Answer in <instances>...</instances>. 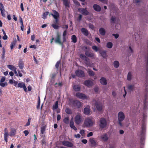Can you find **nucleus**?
<instances>
[{
  "instance_id": "nucleus-1",
  "label": "nucleus",
  "mask_w": 148,
  "mask_h": 148,
  "mask_svg": "<svg viewBox=\"0 0 148 148\" xmlns=\"http://www.w3.org/2000/svg\"><path fill=\"white\" fill-rule=\"evenodd\" d=\"M146 59V80H145V92L147 93L148 92V51L147 55L145 57Z\"/></svg>"
},
{
  "instance_id": "nucleus-2",
  "label": "nucleus",
  "mask_w": 148,
  "mask_h": 148,
  "mask_svg": "<svg viewBox=\"0 0 148 148\" xmlns=\"http://www.w3.org/2000/svg\"><path fill=\"white\" fill-rule=\"evenodd\" d=\"M4 134H3L4 140L5 142L7 143L8 141V137L9 135L10 137L14 136L16 134V130L14 128H11V131L9 134L7 129L5 128L4 130Z\"/></svg>"
},
{
  "instance_id": "nucleus-3",
  "label": "nucleus",
  "mask_w": 148,
  "mask_h": 148,
  "mask_svg": "<svg viewBox=\"0 0 148 148\" xmlns=\"http://www.w3.org/2000/svg\"><path fill=\"white\" fill-rule=\"evenodd\" d=\"M63 41H61V40L60 35L58 33L56 36V37L55 40V42L56 43H58L61 45L62 47L63 46V43L66 41V37L63 36L62 38Z\"/></svg>"
},
{
  "instance_id": "nucleus-4",
  "label": "nucleus",
  "mask_w": 148,
  "mask_h": 148,
  "mask_svg": "<svg viewBox=\"0 0 148 148\" xmlns=\"http://www.w3.org/2000/svg\"><path fill=\"white\" fill-rule=\"evenodd\" d=\"M59 15L58 14H57L56 16H55L53 18L55 20L53 21V24L51 25L52 27L55 29H58L59 27Z\"/></svg>"
},
{
  "instance_id": "nucleus-5",
  "label": "nucleus",
  "mask_w": 148,
  "mask_h": 148,
  "mask_svg": "<svg viewBox=\"0 0 148 148\" xmlns=\"http://www.w3.org/2000/svg\"><path fill=\"white\" fill-rule=\"evenodd\" d=\"M125 118V115L124 113L122 111H120L118 113V123L120 126L122 127L123 124L122 122L123 121Z\"/></svg>"
},
{
  "instance_id": "nucleus-6",
  "label": "nucleus",
  "mask_w": 148,
  "mask_h": 148,
  "mask_svg": "<svg viewBox=\"0 0 148 148\" xmlns=\"http://www.w3.org/2000/svg\"><path fill=\"white\" fill-rule=\"evenodd\" d=\"M80 58L81 59L84 61V63L87 66L90 67L92 64L90 62V59L83 54H80Z\"/></svg>"
},
{
  "instance_id": "nucleus-7",
  "label": "nucleus",
  "mask_w": 148,
  "mask_h": 148,
  "mask_svg": "<svg viewBox=\"0 0 148 148\" xmlns=\"http://www.w3.org/2000/svg\"><path fill=\"white\" fill-rule=\"evenodd\" d=\"M94 121L92 118L86 119L84 122L85 126L87 127H91L93 125Z\"/></svg>"
},
{
  "instance_id": "nucleus-8",
  "label": "nucleus",
  "mask_w": 148,
  "mask_h": 148,
  "mask_svg": "<svg viewBox=\"0 0 148 148\" xmlns=\"http://www.w3.org/2000/svg\"><path fill=\"white\" fill-rule=\"evenodd\" d=\"M107 122L104 118H101L100 119L99 127L101 129H103L106 127Z\"/></svg>"
},
{
  "instance_id": "nucleus-9",
  "label": "nucleus",
  "mask_w": 148,
  "mask_h": 148,
  "mask_svg": "<svg viewBox=\"0 0 148 148\" xmlns=\"http://www.w3.org/2000/svg\"><path fill=\"white\" fill-rule=\"evenodd\" d=\"M78 10L83 15L86 16L89 14V12L86 10V8H79L78 9Z\"/></svg>"
},
{
  "instance_id": "nucleus-10",
  "label": "nucleus",
  "mask_w": 148,
  "mask_h": 148,
  "mask_svg": "<svg viewBox=\"0 0 148 148\" xmlns=\"http://www.w3.org/2000/svg\"><path fill=\"white\" fill-rule=\"evenodd\" d=\"M75 73L77 76L80 77H83L85 76L84 72L80 70H77Z\"/></svg>"
},
{
  "instance_id": "nucleus-11",
  "label": "nucleus",
  "mask_w": 148,
  "mask_h": 148,
  "mask_svg": "<svg viewBox=\"0 0 148 148\" xmlns=\"http://www.w3.org/2000/svg\"><path fill=\"white\" fill-rule=\"evenodd\" d=\"M62 143L63 145L68 147H72L73 146L71 142L68 141L64 140L62 142Z\"/></svg>"
},
{
  "instance_id": "nucleus-12",
  "label": "nucleus",
  "mask_w": 148,
  "mask_h": 148,
  "mask_svg": "<svg viewBox=\"0 0 148 148\" xmlns=\"http://www.w3.org/2000/svg\"><path fill=\"white\" fill-rule=\"evenodd\" d=\"M75 96L79 98L82 99H86L88 98V97L85 95L80 92L76 93Z\"/></svg>"
},
{
  "instance_id": "nucleus-13",
  "label": "nucleus",
  "mask_w": 148,
  "mask_h": 148,
  "mask_svg": "<svg viewBox=\"0 0 148 148\" xmlns=\"http://www.w3.org/2000/svg\"><path fill=\"white\" fill-rule=\"evenodd\" d=\"M18 66L19 69L21 70V71L23 73L25 74L26 73L23 71L22 69H23L24 67V63L22 59H20L18 62Z\"/></svg>"
},
{
  "instance_id": "nucleus-14",
  "label": "nucleus",
  "mask_w": 148,
  "mask_h": 148,
  "mask_svg": "<svg viewBox=\"0 0 148 148\" xmlns=\"http://www.w3.org/2000/svg\"><path fill=\"white\" fill-rule=\"evenodd\" d=\"M82 121V119L81 116L79 114L77 115L75 118V123L77 124H79L81 123Z\"/></svg>"
},
{
  "instance_id": "nucleus-15",
  "label": "nucleus",
  "mask_w": 148,
  "mask_h": 148,
  "mask_svg": "<svg viewBox=\"0 0 148 148\" xmlns=\"http://www.w3.org/2000/svg\"><path fill=\"white\" fill-rule=\"evenodd\" d=\"M95 106L97 109L99 111H101L103 109V105L101 103L96 102L95 104Z\"/></svg>"
},
{
  "instance_id": "nucleus-16",
  "label": "nucleus",
  "mask_w": 148,
  "mask_h": 148,
  "mask_svg": "<svg viewBox=\"0 0 148 148\" xmlns=\"http://www.w3.org/2000/svg\"><path fill=\"white\" fill-rule=\"evenodd\" d=\"M73 104L74 107L77 108H80L81 105L80 102L77 100L73 101Z\"/></svg>"
},
{
  "instance_id": "nucleus-17",
  "label": "nucleus",
  "mask_w": 148,
  "mask_h": 148,
  "mask_svg": "<svg viewBox=\"0 0 148 148\" xmlns=\"http://www.w3.org/2000/svg\"><path fill=\"white\" fill-rule=\"evenodd\" d=\"M89 142L91 143V146L92 147L95 146L97 145L96 141L94 138H90L89 140Z\"/></svg>"
},
{
  "instance_id": "nucleus-18",
  "label": "nucleus",
  "mask_w": 148,
  "mask_h": 148,
  "mask_svg": "<svg viewBox=\"0 0 148 148\" xmlns=\"http://www.w3.org/2000/svg\"><path fill=\"white\" fill-rule=\"evenodd\" d=\"M142 131L141 135H145V130L146 129V126L145 123H143L142 124L141 127Z\"/></svg>"
},
{
  "instance_id": "nucleus-19",
  "label": "nucleus",
  "mask_w": 148,
  "mask_h": 148,
  "mask_svg": "<svg viewBox=\"0 0 148 148\" xmlns=\"http://www.w3.org/2000/svg\"><path fill=\"white\" fill-rule=\"evenodd\" d=\"M100 83L103 85H106L107 84L106 79L104 77H102L100 80Z\"/></svg>"
},
{
  "instance_id": "nucleus-20",
  "label": "nucleus",
  "mask_w": 148,
  "mask_h": 148,
  "mask_svg": "<svg viewBox=\"0 0 148 148\" xmlns=\"http://www.w3.org/2000/svg\"><path fill=\"white\" fill-rule=\"evenodd\" d=\"M81 32L84 36H88V35L89 32L88 30L86 28H82L81 29Z\"/></svg>"
},
{
  "instance_id": "nucleus-21",
  "label": "nucleus",
  "mask_w": 148,
  "mask_h": 148,
  "mask_svg": "<svg viewBox=\"0 0 148 148\" xmlns=\"http://www.w3.org/2000/svg\"><path fill=\"white\" fill-rule=\"evenodd\" d=\"M85 54L86 56L87 57H88L89 58H92L94 56V54L93 53L90 52L88 50H86L85 51Z\"/></svg>"
},
{
  "instance_id": "nucleus-22",
  "label": "nucleus",
  "mask_w": 148,
  "mask_h": 148,
  "mask_svg": "<svg viewBox=\"0 0 148 148\" xmlns=\"http://www.w3.org/2000/svg\"><path fill=\"white\" fill-rule=\"evenodd\" d=\"M94 9L97 12H99L101 10V8L100 6L96 4H94L93 6Z\"/></svg>"
},
{
  "instance_id": "nucleus-23",
  "label": "nucleus",
  "mask_w": 148,
  "mask_h": 148,
  "mask_svg": "<svg viewBox=\"0 0 148 148\" xmlns=\"http://www.w3.org/2000/svg\"><path fill=\"white\" fill-rule=\"evenodd\" d=\"M92 82L90 81V80H88L84 81V84L85 86H91L92 85Z\"/></svg>"
},
{
  "instance_id": "nucleus-24",
  "label": "nucleus",
  "mask_w": 148,
  "mask_h": 148,
  "mask_svg": "<svg viewBox=\"0 0 148 148\" xmlns=\"http://www.w3.org/2000/svg\"><path fill=\"white\" fill-rule=\"evenodd\" d=\"M73 88L74 91L75 92H79L81 90V87L79 85H74L73 86Z\"/></svg>"
},
{
  "instance_id": "nucleus-25",
  "label": "nucleus",
  "mask_w": 148,
  "mask_h": 148,
  "mask_svg": "<svg viewBox=\"0 0 148 148\" xmlns=\"http://www.w3.org/2000/svg\"><path fill=\"white\" fill-rule=\"evenodd\" d=\"M64 5L66 8L70 7V2L68 0H62Z\"/></svg>"
},
{
  "instance_id": "nucleus-26",
  "label": "nucleus",
  "mask_w": 148,
  "mask_h": 148,
  "mask_svg": "<svg viewBox=\"0 0 148 148\" xmlns=\"http://www.w3.org/2000/svg\"><path fill=\"white\" fill-rule=\"evenodd\" d=\"M101 138L102 141L104 142L107 141L108 139L107 135L106 134H105L102 135L101 136Z\"/></svg>"
},
{
  "instance_id": "nucleus-27",
  "label": "nucleus",
  "mask_w": 148,
  "mask_h": 148,
  "mask_svg": "<svg viewBox=\"0 0 148 148\" xmlns=\"http://www.w3.org/2000/svg\"><path fill=\"white\" fill-rule=\"evenodd\" d=\"M69 125L70 127L73 129L75 131L77 130V128L75 126L74 124V122L73 120H71L69 124Z\"/></svg>"
},
{
  "instance_id": "nucleus-28",
  "label": "nucleus",
  "mask_w": 148,
  "mask_h": 148,
  "mask_svg": "<svg viewBox=\"0 0 148 148\" xmlns=\"http://www.w3.org/2000/svg\"><path fill=\"white\" fill-rule=\"evenodd\" d=\"M84 113L86 115H88L90 112V110L88 108H85L84 109Z\"/></svg>"
},
{
  "instance_id": "nucleus-29",
  "label": "nucleus",
  "mask_w": 148,
  "mask_h": 148,
  "mask_svg": "<svg viewBox=\"0 0 148 148\" xmlns=\"http://www.w3.org/2000/svg\"><path fill=\"white\" fill-rule=\"evenodd\" d=\"M127 88L129 91H133L134 89V85H129L127 86Z\"/></svg>"
},
{
  "instance_id": "nucleus-30",
  "label": "nucleus",
  "mask_w": 148,
  "mask_h": 148,
  "mask_svg": "<svg viewBox=\"0 0 148 148\" xmlns=\"http://www.w3.org/2000/svg\"><path fill=\"white\" fill-rule=\"evenodd\" d=\"M46 126H42L40 128V133L43 135L46 131Z\"/></svg>"
},
{
  "instance_id": "nucleus-31",
  "label": "nucleus",
  "mask_w": 148,
  "mask_h": 148,
  "mask_svg": "<svg viewBox=\"0 0 148 148\" xmlns=\"http://www.w3.org/2000/svg\"><path fill=\"white\" fill-rule=\"evenodd\" d=\"M99 32L102 36H104L106 33V31L103 28H101L99 29Z\"/></svg>"
},
{
  "instance_id": "nucleus-32",
  "label": "nucleus",
  "mask_w": 148,
  "mask_h": 148,
  "mask_svg": "<svg viewBox=\"0 0 148 148\" xmlns=\"http://www.w3.org/2000/svg\"><path fill=\"white\" fill-rule=\"evenodd\" d=\"M71 39L72 40V42L75 43L77 42V38L75 35H73L71 36Z\"/></svg>"
},
{
  "instance_id": "nucleus-33",
  "label": "nucleus",
  "mask_w": 148,
  "mask_h": 148,
  "mask_svg": "<svg viewBox=\"0 0 148 148\" xmlns=\"http://www.w3.org/2000/svg\"><path fill=\"white\" fill-rule=\"evenodd\" d=\"M113 46L112 43L111 42H109L107 43L106 47L109 49H111L112 47Z\"/></svg>"
},
{
  "instance_id": "nucleus-34",
  "label": "nucleus",
  "mask_w": 148,
  "mask_h": 148,
  "mask_svg": "<svg viewBox=\"0 0 148 148\" xmlns=\"http://www.w3.org/2000/svg\"><path fill=\"white\" fill-rule=\"evenodd\" d=\"M53 12L54 14L52 13H50L49 14V16H50L51 15L54 18L55 16H56L57 14H59L58 12L55 10H53Z\"/></svg>"
},
{
  "instance_id": "nucleus-35",
  "label": "nucleus",
  "mask_w": 148,
  "mask_h": 148,
  "mask_svg": "<svg viewBox=\"0 0 148 148\" xmlns=\"http://www.w3.org/2000/svg\"><path fill=\"white\" fill-rule=\"evenodd\" d=\"M132 75L131 72H129L128 73L127 75V80L130 81L132 79Z\"/></svg>"
},
{
  "instance_id": "nucleus-36",
  "label": "nucleus",
  "mask_w": 148,
  "mask_h": 148,
  "mask_svg": "<svg viewBox=\"0 0 148 148\" xmlns=\"http://www.w3.org/2000/svg\"><path fill=\"white\" fill-rule=\"evenodd\" d=\"M58 108V101H57L55 103L54 105L53 106L52 109L53 110H54L57 109Z\"/></svg>"
},
{
  "instance_id": "nucleus-37",
  "label": "nucleus",
  "mask_w": 148,
  "mask_h": 148,
  "mask_svg": "<svg viewBox=\"0 0 148 148\" xmlns=\"http://www.w3.org/2000/svg\"><path fill=\"white\" fill-rule=\"evenodd\" d=\"M8 69L12 71H14L15 69H16L15 66L12 65H8Z\"/></svg>"
},
{
  "instance_id": "nucleus-38",
  "label": "nucleus",
  "mask_w": 148,
  "mask_h": 148,
  "mask_svg": "<svg viewBox=\"0 0 148 148\" xmlns=\"http://www.w3.org/2000/svg\"><path fill=\"white\" fill-rule=\"evenodd\" d=\"M114 66L115 68H117L119 65V63L117 61H115L113 63Z\"/></svg>"
},
{
  "instance_id": "nucleus-39",
  "label": "nucleus",
  "mask_w": 148,
  "mask_h": 148,
  "mask_svg": "<svg viewBox=\"0 0 148 148\" xmlns=\"http://www.w3.org/2000/svg\"><path fill=\"white\" fill-rule=\"evenodd\" d=\"M65 112L67 114H72V110L69 108H66L65 109Z\"/></svg>"
},
{
  "instance_id": "nucleus-40",
  "label": "nucleus",
  "mask_w": 148,
  "mask_h": 148,
  "mask_svg": "<svg viewBox=\"0 0 148 148\" xmlns=\"http://www.w3.org/2000/svg\"><path fill=\"white\" fill-rule=\"evenodd\" d=\"M63 121L66 124H69V117H66L65 118L63 119Z\"/></svg>"
},
{
  "instance_id": "nucleus-41",
  "label": "nucleus",
  "mask_w": 148,
  "mask_h": 148,
  "mask_svg": "<svg viewBox=\"0 0 148 148\" xmlns=\"http://www.w3.org/2000/svg\"><path fill=\"white\" fill-rule=\"evenodd\" d=\"M100 53L102 56L104 58H105L107 56L106 53L105 51H102L101 53Z\"/></svg>"
},
{
  "instance_id": "nucleus-42",
  "label": "nucleus",
  "mask_w": 148,
  "mask_h": 148,
  "mask_svg": "<svg viewBox=\"0 0 148 148\" xmlns=\"http://www.w3.org/2000/svg\"><path fill=\"white\" fill-rule=\"evenodd\" d=\"M49 13V12L46 11L43 13L42 14V18L44 19H45L47 16V15Z\"/></svg>"
},
{
  "instance_id": "nucleus-43",
  "label": "nucleus",
  "mask_w": 148,
  "mask_h": 148,
  "mask_svg": "<svg viewBox=\"0 0 148 148\" xmlns=\"http://www.w3.org/2000/svg\"><path fill=\"white\" fill-rule=\"evenodd\" d=\"M3 51L2 52V55L1 56L2 58L4 60L5 57V50L4 47H3L2 48Z\"/></svg>"
},
{
  "instance_id": "nucleus-44",
  "label": "nucleus",
  "mask_w": 148,
  "mask_h": 148,
  "mask_svg": "<svg viewBox=\"0 0 148 148\" xmlns=\"http://www.w3.org/2000/svg\"><path fill=\"white\" fill-rule=\"evenodd\" d=\"M40 136L41 137L44 138L43 139H42V144H44L46 143V140L45 138V134L44 135H40Z\"/></svg>"
},
{
  "instance_id": "nucleus-45",
  "label": "nucleus",
  "mask_w": 148,
  "mask_h": 148,
  "mask_svg": "<svg viewBox=\"0 0 148 148\" xmlns=\"http://www.w3.org/2000/svg\"><path fill=\"white\" fill-rule=\"evenodd\" d=\"M25 83L23 82L19 83L18 84L17 87L22 88L24 85Z\"/></svg>"
},
{
  "instance_id": "nucleus-46",
  "label": "nucleus",
  "mask_w": 148,
  "mask_h": 148,
  "mask_svg": "<svg viewBox=\"0 0 148 148\" xmlns=\"http://www.w3.org/2000/svg\"><path fill=\"white\" fill-rule=\"evenodd\" d=\"M88 73L91 76H93L95 75V73L90 70H89L88 71Z\"/></svg>"
},
{
  "instance_id": "nucleus-47",
  "label": "nucleus",
  "mask_w": 148,
  "mask_h": 148,
  "mask_svg": "<svg viewBox=\"0 0 148 148\" xmlns=\"http://www.w3.org/2000/svg\"><path fill=\"white\" fill-rule=\"evenodd\" d=\"M142 1V0H135L134 1V3L136 4V5H139L140 3Z\"/></svg>"
},
{
  "instance_id": "nucleus-48",
  "label": "nucleus",
  "mask_w": 148,
  "mask_h": 148,
  "mask_svg": "<svg viewBox=\"0 0 148 148\" xmlns=\"http://www.w3.org/2000/svg\"><path fill=\"white\" fill-rule=\"evenodd\" d=\"M116 18L115 17L112 16L111 17V20L112 23H114L116 21Z\"/></svg>"
},
{
  "instance_id": "nucleus-49",
  "label": "nucleus",
  "mask_w": 148,
  "mask_h": 148,
  "mask_svg": "<svg viewBox=\"0 0 148 148\" xmlns=\"http://www.w3.org/2000/svg\"><path fill=\"white\" fill-rule=\"evenodd\" d=\"M74 3L76 5L80 6V4L78 1L76 0H73Z\"/></svg>"
},
{
  "instance_id": "nucleus-50",
  "label": "nucleus",
  "mask_w": 148,
  "mask_h": 148,
  "mask_svg": "<svg viewBox=\"0 0 148 148\" xmlns=\"http://www.w3.org/2000/svg\"><path fill=\"white\" fill-rule=\"evenodd\" d=\"M8 85L7 83L6 82H5L4 83H3V82H0V85L2 87H4L5 86H7Z\"/></svg>"
},
{
  "instance_id": "nucleus-51",
  "label": "nucleus",
  "mask_w": 148,
  "mask_h": 148,
  "mask_svg": "<svg viewBox=\"0 0 148 148\" xmlns=\"http://www.w3.org/2000/svg\"><path fill=\"white\" fill-rule=\"evenodd\" d=\"M92 49L95 50L96 51H98V48L96 45H93L92 46Z\"/></svg>"
},
{
  "instance_id": "nucleus-52",
  "label": "nucleus",
  "mask_w": 148,
  "mask_h": 148,
  "mask_svg": "<svg viewBox=\"0 0 148 148\" xmlns=\"http://www.w3.org/2000/svg\"><path fill=\"white\" fill-rule=\"evenodd\" d=\"M89 28L92 30L94 29L95 28L94 26L92 24H91V23L89 24Z\"/></svg>"
},
{
  "instance_id": "nucleus-53",
  "label": "nucleus",
  "mask_w": 148,
  "mask_h": 148,
  "mask_svg": "<svg viewBox=\"0 0 148 148\" xmlns=\"http://www.w3.org/2000/svg\"><path fill=\"white\" fill-rule=\"evenodd\" d=\"M15 45V42H13L11 43L10 45V46L11 49H12L14 47V46Z\"/></svg>"
},
{
  "instance_id": "nucleus-54",
  "label": "nucleus",
  "mask_w": 148,
  "mask_h": 148,
  "mask_svg": "<svg viewBox=\"0 0 148 148\" xmlns=\"http://www.w3.org/2000/svg\"><path fill=\"white\" fill-rule=\"evenodd\" d=\"M141 135L142 136L140 138V141H141V143L142 144L143 143V141L145 140V137L144 136V135Z\"/></svg>"
},
{
  "instance_id": "nucleus-55",
  "label": "nucleus",
  "mask_w": 148,
  "mask_h": 148,
  "mask_svg": "<svg viewBox=\"0 0 148 148\" xmlns=\"http://www.w3.org/2000/svg\"><path fill=\"white\" fill-rule=\"evenodd\" d=\"M31 119V118H29L27 122L26 123V124L25 125V127L29 125H30V120Z\"/></svg>"
},
{
  "instance_id": "nucleus-56",
  "label": "nucleus",
  "mask_w": 148,
  "mask_h": 148,
  "mask_svg": "<svg viewBox=\"0 0 148 148\" xmlns=\"http://www.w3.org/2000/svg\"><path fill=\"white\" fill-rule=\"evenodd\" d=\"M4 10V5L3 4L1 3H0V10Z\"/></svg>"
},
{
  "instance_id": "nucleus-57",
  "label": "nucleus",
  "mask_w": 148,
  "mask_h": 148,
  "mask_svg": "<svg viewBox=\"0 0 148 148\" xmlns=\"http://www.w3.org/2000/svg\"><path fill=\"white\" fill-rule=\"evenodd\" d=\"M60 61H58L55 65L56 67V69H58L59 68V66L60 65Z\"/></svg>"
},
{
  "instance_id": "nucleus-58",
  "label": "nucleus",
  "mask_w": 148,
  "mask_h": 148,
  "mask_svg": "<svg viewBox=\"0 0 148 148\" xmlns=\"http://www.w3.org/2000/svg\"><path fill=\"white\" fill-rule=\"evenodd\" d=\"M112 35L114 36L115 37V38L116 39L117 38L119 37V35L118 34H112Z\"/></svg>"
},
{
  "instance_id": "nucleus-59",
  "label": "nucleus",
  "mask_w": 148,
  "mask_h": 148,
  "mask_svg": "<svg viewBox=\"0 0 148 148\" xmlns=\"http://www.w3.org/2000/svg\"><path fill=\"white\" fill-rule=\"evenodd\" d=\"M4 11V10H1V14L3 17L5 16V14Z\"/></svg>"
},
{
  "instance_id": "nucleus-60",
  "label": "nucleus",
  "mask_w": 148,
  "mask_h": 148,
  "mask_svg": "<svg viewBox=\"0 0 148 148\" xmlns=\"http://www.w3.org/2000/svg\"><path fill=\"white\" fill-rule=\"evenodd\" d=\"M17 71L18 72V76H19L20 77H21L23 75L22 73L19 70H18Z\"/></svg>"
},
{
  "instance_id": "nucleus-61",
  "label": "nucleus",
  "mask_w": 148,
  "mask_h": 148,
  "mask_svg": "<svg viewBox=\"0 0 148 148\" xmlns=\"http://www.w3.org/2000/svg\"><path fill=\"white\" fill-rule=\"evenodd\" d=\"M67 30H64L63 32L62 36L66 37V36L67 34Z\"/></svg>"
},
{
  "instance_id": "nucleus-62",
  "label": "nucleus",
  "mask_w": 148,
  "mask_h": 148,
  "mask_svg": "<svg viewBox=\"0 0 148 148\" xmlns=\"http://www.w3.org/2000/svg\"><path fill=\"white\" fill-rule=\"evenodd\" d=\"M23 132L25 134V136H27L29 133L28 131L26 130L24 131Z\"/></svg>"
},
{
  "instance_id": "nucleus-63",
  "label": "nucleus",
  "mask_w": 148,
  "mask_h": 148,
  "mask_svg": "<svg viewBox=\"0 0 148 148\" xmlns=\"http://www.w3.org/2000/svg\"><path fill=\"white\" fill-rule=\"evenodd\" d=\"M21 8V10L22 11H23L24 10V7H23V3H22L20 5Z\"/></svg>"
},
{
  "instance_id": "nucleus-64",
  "label": "nucleus",
  "mask_w": 148,
  "mask_h": 148,
  "mask_svg": "<svg viewBox=\"0 0 148 148\" xmlns=\"http://www.w3.org/2000/svg\"><path fill=\"white\" fill-rule=\"evenodd\" d=\"M147 117V116L145 114H143V122L145 121V120L146 118Z\"/></svg>"
}]
</instances>
